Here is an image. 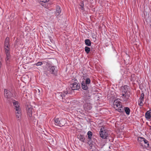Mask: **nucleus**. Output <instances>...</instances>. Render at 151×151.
I'll return each mask as SVG.
<instances>
[{
	"label": "nucleus",
	"instance_id": "obj_1",
	"mask_svg": "<svg viewBox=\"0 0 151 151\" xmlns=\"http://www.w3.org/2000/svg\"><path fill=\"white\" fill-rule=\"evenodd\" d=\"M14 109L15 110L16 116L17 119L20 121L21 119V111L19 106V103L15 100L12 101Z\"/></svg>",
	"mask_w": 151,
	"mask_h": 151
},
{
	"label": "nucleus",
	"instance_id": "obj_2",
	"mask_svg": "<svg viewBox=\"0 0 151 151\" xmlns=\"http://www.w3.org/2000/svg\"><path fill=\"white\" fill-rule=\"evenodd\" d=\"M84 101L85 103L83 106L85 110L88 111L92 108L91 104L90 103V96L89 94H87L84 97Z\"/></svg>",
	"mask_w": 151,
	"mask_h": 151
},
{
	"label": "nucleus",
	"instance_id": "obj_3",
	"mask_svg": "<svg viewBox=\"0 0 151 151\" xmlns=\"http://www.w3.org/2000/svg\"><path fill=\"white\" fill-rule=\"evenodd\" d=\"M114 108L119 112H122L124 109L122 103L120 101V99H117L115 100L113 103Z\"/></svg>",
	"mask_w": 151,
	"mask_h": 151
},
{
	"label": "nucleus",
	"instance_id": "obj_4",
	"mask_svg": "<svg viewBox=\"0 0 151 151\" xmlns=\"http://www.w3.org/2000/svg\"><path fill=\"white\" fill-rule=\"evenodd\" d=\"M130 93H120L119 96L123 101H127L130 97Z\"/></svg>",
	"mask_w": 151,
	"mask_h": 151
},
{
	"label": "nucleus",
	"instance_id": "obj_5",
	"mask_svg": "<svg viewBox=\"0 0 151 151\" xmlns=\"http://www.w3.org/2000/svg\"><path fill=\"white\" fill-rule=\"evenodd\" d=\"M4 95L8 101L10 102L11 99L12 97V93L11 92L7 89H5L4 90Z\"/></svg>",
	"mask_w": 151,
	"mask_h": 151
},
{
	"label": "nucleus",
	"instance_id": "obj_6",
	"mask_svg": "<svg viewBox=\"0 0 151 151\" xmlns=\"http://www.w3.org/2000/svg\"><path fill=\"white\" fill-rule=\"evenodd\" d=\"M33 108L30 105H27L26 107V110L28 116L31 117L32 116Z\"/></svg>",
	"mask_w": 151,
	"mask_h": 151
},
{
	"label": "nucleus",
	"instance_id": "obj_7",
	"mask_svg": "<svg viewBox=\"0 0 151 151\" xmlns=\"http://www.w3.org/2000/svg\"><path fill=\"white\" fill-rule=\"evenodd\" d=\"M70 87L73 90L78 89L80 88V84L77 81H75L70 84Z\"/></svg>",
	"mask_w": 151,
	"mask_h": 151
},
{
	"label": "nucleus",
	"instance_id": "obj_8",
	"mask_svg": "<svg viewBox=\"0 0 151 151\" xmlns=\"http://www.w3.org/2000/svg\"><path fill=\"white\" fill-rule=\"evenodd\" d=\"M6 50V52H5L6 54L5 60L6 64L7 65L9 64L11 61V59L9 51H8L7 50Z\"/></svg>",
	"mask_w": 151,
	"mask_h": 151
},
{
	"label": "nucleus",
	"instance_id": "obj_9",
	"mask_svg": "<svg viewBox=\"0 0 151 151\" xmlns=\"http://www.w3.org/2000/svg\"><path fill=\"white\" fill-rule=\"evenodd\" d=\"M49 71L51 74L56 76L57 74V68L55 66H52L50 68Z\"/></svg>",
	"mask_w": 151,
	"mask_h": 151
},
{
	"label": "nucleus",
	"instance_id": "obj_10",
	"mask_svg": "<svg viewBox=\"0 0 151 151\" xmlns=\"http://www.w3.org/2000/svg\"><path fill=\"white\" fill-rule=\"evenodd\" d=\"M100 137L103 139H106L107 137V133L105 130H102V129L101 128L99 133Z\"/></svg>",
	"mask_w": 151,
	"mask_h": 151
},
{
	"label": "nucleus",
	"instance_id": "obj_11",
	"mask_svg": "<svg viewBox=\"0 0 151 151\" xmlns=\"http://www.w3.org/2000/svg\"><path fill=\"white\" fill-rule=\"evenodd\" d=\"M129 88V86L126 85L122 87L121 88V92L120 93H130L128 90Z\"/></svg>",
	"mask_w": 151,
	"mask_h": 151
},
{
	"label": "nucleus",
	"instance_id": "obj_12",
	"mask_svg": "<svg viewBox=\"0 0 151 151\" xmlns=\"http://www.w3.org/2000/svg\"><path fill=\"white\" fill-rule=\"evenodd\" d=\"M145 97V95L143 93H142L140 96L139 99V100L138 101V104L141 106H142L143 105V102L144 101V98Z\"/></svg>",
	"mask_w": 151,
	"mask_h": 151
},
{
	"label": "nucleus",
	"instance_id": "obj_13",
	"mask_svg": "<svg viewBox=\"0 0 151 151\" xmlns=\"http://www.w3.org/2000/svg\"><path fill=\"white\" fill-rule=\"evenodd\" d=\"M7 38H6V41L5 42L4 49L5 52H6V50H8V51H9V44L8 41L7 40Z\"/></svg>",
	"mask_w": 151,
	"mask_h": 151
},
{
	"label": "nucleus",
	"instance_id": "obj_14",
	"mask_svg": "<svg viewBox=\"0 0 151 151\" xmlns=\"http://www.w3.org/2000/svg\"><path fill=\"white\" fill-rule=\"evenodd\" d=\"M145 117L147 119H150L151 117V110H149L145 113Z\"/></svg>",
	"mask_w": 151,
	"mask_h": 151
},
{
	"label": "nucleus",
	"instance_id": "obj_15",
	"mask_svg": "<svg viewBox=\"0 0 151 151\" xmlns=\"http://www.w3.org/2000/svg\"><path fill=\"white\" fill-rule=\"evenodd\" d=\"M61 10L60 7L58 6H57L56 7V15L57 16L59 15L60 13H61Z\"/></svg>",
	"mask_w": 151,
	"mask_h": 151
},
{
	"label": "nucleus",
	"instance_id": "obj_16",
	"mask_svg": "<svg viewBox=\"0 0 151 151\" xmlns=\"http://www.w3.org/2000/svg\"><path fill=\"white\" fill-rule=\"evenodd\" d=\"M69 88H66V92H63L61 93L60 95L62 97V98L63 99L64 97L67 94L70 93V92L68 91V90Z\"/></svg>",
	"mask_w": 151,
	"mask_h": 151
},
{
	"label": "nucleus",
	"instance_id": "obj_17",
	"mask_svg": "<svg viewBox=\"0 0 151 151\" xmlns=\"http://www.w3.org/2000/svg\"><path fill=\"white\" fill-rule=\"evenodd\" d=\"M78 138L82 142H84L85 138L83 135L81 134L78 135L77 136Z\"/></svg>",
	"mask_w": 151,
	"mask_h": 151
},
{
	"label": "nucleus",
	"instance_id": "obj_18",
	"mask_svg": "<svg viewBox=\"0 0 151 151\" xmlns=\"http://www.w3.org/2000/svg\"><path fill=\"white\" fill-rule=\"evenodd\" d=\"M66 123V120L65 119H62L60 120V127L63 126Z\"/></svg>",
	"mask_w": 151,
	"mask_h": 151
},
{
	"label": "nucleus",
	"instance_id": "obj_19",
	"mask_svg": "<svg viewBox=\"0 0 151 151\" xmlns=\"http://www.w3.org/2000/svg\"><path fill=\"white\" fill-rule=\"evenodd\" d=\"M87 85L86 83L84 81H83L81 83V86L82 88L85 90H87L88 88V87L87 86Z\"/></svg>",
	"mask_w": 151,
	"mask_h": 151
},
{
	"label": "nucleus",
	"instance_id": "obj_20",
	"mask_svg": "<svg viewBox=\"0 0 151 151\" xmlns=\"http://www.w3.org/2000/svg\"><path fill=\"white\" fill-rule=\"evenodd\" d=\"M55 125L58 126H60V120L59 118H55L53 119Z\"/></svg>",
	"mask_w": 151,
	"mask_h": 151
},
{
	"label": "nucleus",
	"instance_id": "obj_21",
	"mask_svg": "<svg viewBox=\"0 0 151 151\" xmlns=\"http://www.w3.org/2000/svg\"><path fill=\"white\" fill-rule=\"evenodd\" d=\"M85 44L88 46H90L91 45V42L90 40L87 39L85 40Z\"/></svg>",
	"mask_w": 151,
	"mask_h": 151
},
{
	"label": "nucleus",
	"instance_id": "obj_22",
	"mask_svg": "<svg viewBox=\"0 0 151 151\" xmlns=\"http://www.w3.org/2000/svg\"><path fill=\"white\" fill-rule=\"evenodd\" d=\"M124 110L126 113L127 115H129L130 114V109L128 107H125L124 108Z\"/></svg>",
	"mask_w": 151,
	"mask_h": 151
},
{
	"label": "nucleus",
	"instance_id": "obj_23",
	"mask_svg": "<svg viewBox=\"0 0 151 151\" xmlns=\"http://www.w3.org/2000/svg\"><path fill=\"white\" fill-rule=\"evenodd\" d=\"M145 139V138L142 137H139L138 139V141L142 145L143 142Z\"/></svg>",
	"mask_w": 151,
	"mask_h": 151
},
{
	"label": "nucleus",
	"instance_id": "obj_24",
	"mask_svg": "<svg viewBox=\"0 0 151 151\" xmlns=\"http://www.w3.org/2000/svg\"><path fill=\"white\" fill-rule=\"evenodd\" d=\"M87 134L88 135V138L91 139L92 135V133L90 131H89L88 132Z\"/></svg>",
	"mask_w": 151,
	"mask_h": 151
},
{
	"label": "nucleus",
	"instance_id": "obj_25",
	"mask_svg": "<svg viewBox=\"0 0 151 151\" xmlns=\"http://www.w3.org/2000/svg\"><path fill=\"white\" fill-rule=\"evenodd\" d=\"M145 144V146H146V145L148 147L149 145V144L148 143V141L147 140H146L145 138V139H144V140L143 142L142 145Z\"/></svg>",
	"mask_w": 151,
	"mask_h": 151
},
{
	"label": "nucleus",
	"instance_id": "obj_26",
	"mask_svg": "<svg viewBox=\"0 0 151 151\" xmlns=\"http://www.w3.org/2000/svg\"><path fill=\"white\" fill-rule=\"evenodd\" d=\"M90 50V47L86 46L85 48V50L87 53L88 54L89 53Z\"/></svg>",
	"mask_w": 151,
	"mask_h": 151
},
{
	"label": "nucleus",
	"instance_id": "obj_27",
	"mask_svg": "<svg viewBox=\"0 0 151 151\" xmlns=\"http://www.w3.org/2000/svg\"><path fill=\"white\" fill-rule=\"evenodd\" d=\"M92 38L93 39V40L94 42H95L96 41V36L94 34H93L92 35Z\"/></svg>",
	"mask_w": 151,
	"mask_h": 151
},
{
	"label": "nucleus",
	"instance_id": "obj_28",
	"mask_svg": "<svg viewBox=\"0 0 151 151\" xmlns=\"http://www.w3.org/2000/svg\"><path fill=\"white\" fill-rule=\"evenodd\" d=\"M85 82L86 84H88L90 83L91 81L89 78H87Z\"/></svg>",
	"mask_w": 151,
	"mask_h": 151
},
{
	"label": "nucleus",
	"instance_id": "obj_29",
	"mask_svg": "<svg viewBox=\"0 0 151 151\" xmlns=\"http://www.w3.org/2000/svg\"><path fill=\"white\" fill-rule=\"evenodd\" d=\"M42 64V62H39L37 63H36L34 64V65H36L37 66H41Z\"/></svg>",
	"mask_w": 151,
	"mask_h": 151
},
{
	"label": "nucleus",
	"instance_id": "obj_30",
	"mask_svg": "<svg viewBox=\"0 0 151 151\" xmlns=\"http://www.w3.org/2000/svg\"><path fill=\"white\" fill-rule=\"evenodd\" d=\"M49 0H39V1L45 3L48 1Z\"/></svg>",
	"mask_w": 151,
	"mask_h": 151
},
{
	"label": "nucleus",
	"instance_id": "obj_31",
	"mask_svg": "<svg viewBox=\"0 0 151 151\" xmlns=\"http://www.w3.org/2000/svg\"><path fill=\"white\" fill-rule=\"evenodd\" d=\"M83 5H83V3L82 5H80V6H81L82 7V9H83Z\"/></svg>",
	"mask_w": 151,
	"mask_h": 151
},
{
	"label": "nucleus",
	"instance_id": "obj_32",
	"mask_svg": "<svg viewBox=\"0 0 151 151\" xmlns=\"http://www.w3.org/2000/svg\"><path fill=\"white\" fill-rule=\"evenodd\" d=\"M1 59H0V65H1Z\"/></svg>",
	"mask_w": 151,
	"mask_h": 151
},
{
	"label": "nucleus",
	"instance_id": "obj_33",
	"mask_svg": "<svg viewBox=\"0 0 151 151\" xmlns=\"http://www.w3.org/2000/svg\"><path fill=\"white\" fill-rule=\"evenodd\" d=\"M41 4L43 6H44V3H43L42 4V3H41Z\"/></svg>",
	"mask_w": 151,
	"mask_h": 151
},
{
	"label": "nucleus",
	"instance_id": "obj_34",
	"mask_svg": "<svg viewBox=\"0 0 151 151\" xmlns=\"http://www.w3.org/2000/svg\"><path fill=\"white\" fill-rule=\"evenodd\" d=\"M38 90L39 92H40V91L39 89H38Z\"/></svg>",
	"mask_w": 151,
	"mask_h": 151
},
{
	"label": "nucleus",
	"instance_id": "obj_35",
	"mask_svg": "<svg viewBox=\"0 0 151 151\" xmlns=\"http://www.w3.org/2000/svg\"><path fill=\"white\" fill-rule=\"evenodd\" d=\"M1 65H0V68L1 67Z\"/></svg>",
	"mask_w": 151,
	"mask_h": 151
}]
</instances>
